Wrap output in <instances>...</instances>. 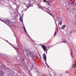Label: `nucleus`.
<instances>
[{
  "mask_svg": "<svg viewBox=\"0 0 76 76\" xmlns=\"http://www.w3.org/2000/svg\"><path fill=\"white\" fill-rule=\"evenodd\" d=\"M34 54V52L32 51L29 52V55L31 57L33 60H35V56L34 55H33Z\"/></svg>",
  "mask_w": 76,
  "mask_h": 76,
  "instance_id": "obj_1",
  "label": "nucleus"
},
{
  "mask_svg": "<svg viewBox=\"0 0 76 76\" xmlns=\"http://www.w3.org/2000/svg\"><path fill=\"white\" fill-rule=\"evenodd\" d=\"M43 57L44 60H45V61L46 62V64L47 66H48V64H47V62H46V59L47 58H46V55H45V53L43 54Z\"/></svg>",
  "mask_w": 76,
  "mask_h": 76,
  "instance_id": "obj_2",
  "label": "nucleus"
},
{
  "mask_svg": "<svg viewBox=\"0 0 76 76\" xmlns=\"http://www.w3.org/2000/svg\"><path fill=\"white\" fill-rule=\"evenodd\" d=\"M22 60L23 64H24V67H26V68L27 67V66H26V64L25 63V58H22Z\"/></svg>",
  "mask_w": 76,
  "mask_h": 76,
  "instance_id": "obj_3",
  "label": "nucleus"
},
{
  "mask_svg": "<svg viewBox=\"0 0 76 76\" xmlns=\"http://www.w3.org/2000/svg\"><path fill=\"white\" fill-rule=\"evenodd\" d=\"M25 52L26 55H27V56H29V52L27 50H25Z\"/></svg>",
  "mask_w": 76,
  "mask_h": 76,
  "instance_id": "obj_4",
  "label": "nucleus"
},
{
  "mask_svg": "<svg viewBox=\"0 0 76 76\" xmlns=\"http://www.w3.org/2000/svg\"><path fill=\"white\" fill-rule=\"evenodd\" d=\"M58 20L59 22H60V25H61V24L62 23V20L60 18H58Z\"/></svg>",
  "mask_w": 76,
  "mask_h": 76,
  "instance_id": "obj_5",
  "label": "nucleus"
},
{
  "mask_svg": "<svg viewBox=\"0 0 76 76\" xmlns=\"http://www.w3.org/2000/svg\"><path fill=\"white\" fill-rule=\"evenodd\" d=\"M31 6H33V5H32V4H31L30 3H29V4H28V5L27 6L26 5V7H27V9L29 8V7H31Z\"/></svg>",
  "mask_w": 76,
  "mask_h": 76,
  "instance_id": "obj_6",
  "label": "nucleus"
},
{
  "mask_svg": "<svg viewBox=\"0 0 76 76\" xmlns=\"http://www.w3.org/2000/svg\"><path fill=\"white\" fill-rule=\"evenodd\" d=\"M68 4L69 6H71L72 5H76V4H75V3L74 2V1L72 2H72H69L68 3Z\"/></svg>",
  "mask_w": 76,
  "mask_h": 76,
  "instance_id": "obj_7",
  "label": "nucleus"
},
{
  "mask_svg": "<svg viewBox=\"0 0 76 76\" xmlns=\"http://www.w3.org/2000/svg\"><path fill=\"white\" fill-rule=\"evenodd\" d=\"M42 47L44 51H47V48H46V47H45V46L43 45L42 46Z\"/></svg>",
  "mask_w": 76,
  "mask_h": 76,
  "instance_id": "obj_8",
  "label": "nucleus"
},
{
  "mask_svg": "<svg viewBox=\"0 0 76 76\" xmlns=\"http://www.w3.org/2000/svg\"><path fill=\"white\" fill-rule=\"evenodd\" d=\"M4 72L3 71H1L0 72V76H4Z\"/></svg>",
  "mask_w": 76,
  "mask_h": 76,
  "instance_id": "obj_9",
  "label": "nucleus"
},
{
  "mask_svg": "<svg viewBox=\"0 0 76 76\" xmlns=\"http://www.w3.org/2000/svg\"><path fill=\"white\" fill-rule=\"evenodd\" d=\"M5 21L7 22V23H10V21L7 19H5Z\"/></svg>",
  "mask_w": 76,
  "mask_h": 76,
  "instance_id": "obj_10",
  "label": "nucleus"
},
{
  "mask_svg": "<svg viewBox=\"0 0 76 76\" xmlns=\"http://www.w3.org/2000/svg\"><path fill=\"white\" fill-rule=\"evenodd\" d=\"M37 5L39 6V8H40L41 9H45V8H44V7L39 5L38 4H37Z\"/></svg>",
  "mask_w": 76,
  "mask_h": 76,
  "instance_id": "obj_11",
  "label": "nucleus"
},
{
  "mask_svg": "<svg viewBox=\"0 0 76 76\" xmlns=\"http://www.w3.org/2000/svg\"><path fill=\"white\" fill-rule=\"evenodd\" d=\"M20 21L23 23V20H22V17L20 16Z\"/></svg>",
  "mask_w": 76,
  "mask_h": 76,
  "instance_id": "obj_12",
  "label": "nucleus"
},
{
  "mask_svg": "<svg viewBox=\"0 0 76 76\" xmlns=\"http://www.w3.org/2000/svg\"><path fill=\"white\" fill-rule=\"evenodd\" d=\"M66 27V25H64L61 27V29H64V28Z\"/></svg>",
  "mask_w": 76,
  "mask_h": 76,
  "instance_id": "obj_13",
  "label": "nucleus"
},
{
  "mask_svg": "<svg viewBox=\"0 0 76 76\" xmlns=\"http://www.w3.org/2000/svg\"><path fill=\"white\" fill-rule=\"evenodd\" d=\"M8 76H13L12 75V74H8Z\"/></svg>",
  "mask_w": 76,
  "mask_h": 76,
  "instance_id": "obj_14",
  "label": "nucleus"
},
{
  "mask_svg": "<svg viewBox=\"0 0 76 76\" xmlns=\"http://www.w3.org/2000/svg\"><path fill=\"white\" fill-rule=\"evenodd\" d=\"M63 42H66V40L65 39H62Z\"/></svg>",
  "mask_w": 76,
  "mask_h": 76,
  "instance_id": "obj_15",
  "label": "nucleus"
},
{
  "mask_svg": "<svg viewBox=\"0 0 76 76\" xmlns=\"http://www.w3.org/2000/svg\"><path fill=\"white\" fill-rule=\"evenodd\" d=\"M0 20H1L2 22H4V23H6V24H7V23H6V22H5V21H4L3 20L0 19Z\"/></svg>",
  "mask_w": 76,
  "mask_h": 76,
  "instance_id": "obj_16",
  "label": "nucleus"
},
{
  "mask_svg": "<svg viewBox=\"0 0 76 76\" xmlns=\"http://www.w3.org/2000/svg\"><path fill=\"white\" fill-rule=\"evenodd\" d=\"M56 34H57V32L56 31L55 32V34H54V37H55V36H56Z\"/></svg>",
  "mask_w": 76,
  "mask_h": 76,
  "instance_id": "obj_17",
  "label": "nucleus"
},
{
  "mask_svg": "<svg viewBox=\"0 0 76 76\" xmlns=\"http://www.w3.org/2000/svg\"><path fill=\"white\" fill-rule=\"evenodd\" d=\"M46 3H47L48 4V5H49V6H50V3H49L48 2H46Z\"/></svg>",
  "mask_w": 76,
  "mask_h": 76,
  "instance_id": "obj_18",
  "label": "nucleus"
},
{
  "mask_svg": "<svg viewBox=\"0 0 76 76\" xmlns=\"http://www.w3.org/2000/svg\"><path fill=\"white\" fill-rule=\"evenodd\" d=\"M75 10V9L74 8H71V10Z\"/></svg>",
  "mask_w": 76,
  "mask_h": 76,
  "instance_id": "obj_19",
  "label": "nucleus"
},
{
  "mask_svg": "<svg viewBox=\"0 0 76 76\" xmlns=\"http://www.w3.org/2000/svg\"><path fill=\"white\" fill-rule=\"evenodd\" d=\"M72 32H75V30H72Z\"/></svg>",
  "mask_w": 76,
  "mask_h": 76,
  "instance_id": "obj_20",
  "label": "nucleus"
},
{
  "mask_svg": "<svg viewBox=\"0 0 76 76\" xmlns=\"http://www.w3.org/2000/svg\"><path fill=\"white\" fill-rule=\"evenodd\" d=\"M14 48H15V49H16V50H18V48H16V47H14Z\"/></svg>",
  "mask_w": 76,
  "mask_h": 76,
  "instance_id": "obj_21",
  "label": "nucleus"
},
{
  "mask_svg": "<svg viewBox=\"0 0 76 76\" xmlns=\"http://www.w3.org/2000/svg\"><path fill=\"white\" fill-rule=\"evenodd\" d=\"M70 54L71 56H72V57H73V56H72V53L71 52L70 53Z\"/></svg>",
  "mask_w": 76,
  "mask_h": 76,
  "instance_id": "obj_22",
  "label": "nucleus"
},
{
  "mask_svg": "<svg viewBox=\"0 0 76 76\" xmlns=\"http://www.w3.org/2000/svg\"><path fill=\"white\" fill-rule=\"evenodd\" d=\"M34 65H35V63L34 62L33 64H32V65L34 66Z\"/></svg>",
  "mask_w": 76,
  "mask_h": 76,
  "instance_id": "obj_23",
  "label": "nucleus"
},
{
  "mask_svg": "<svg viewBox=\"0 0 76 76\" xmlns=\"http://www.w3.org/2000/svg\"><path fill=\"white\" fill-rule=\"evenodd\" d=\"M24 31L25 32H26V29H25V28H24Z\"/></svg>",
  "mask_w": 76,
  "mask_h": 76,
  "instance_id": "obj_24",
  "label": "nucleus"
},
{
  "mask_svg": "<svg viewBox=\"0 0 76 76\" xmlns=\"http://www.w3.org/2000/svg\"><path fill=\"white\" fill-rule=\"evenodd\" d=\"M50 15H51V16H52V17H53V15H52V14H51L50 13Z\"/></svg>",
  "mask_w": 76,
  "mask_h": 76,
  "instance_id": "obj_25",
  "label": "nucleus"
},
{
  "mask_svg": "<svg viewBox=\"0 0 76 76\" xmlns=\"http://www.w3.org/2000/svg\"><path fill=\"white\" fill-rule=\"evenodd\" d=\"M74 3H75V4H76V0H75L74 1Z\"/></svg>",
  "mask_w": 76,
  "mask_h": 76,
  "instance_id": "obj_26",
  "label": "nucleus"
},
{
  "mask_svg": "<svg viewBox=\"0 0 76 76\" xmlns=\"http://www.w3.org/2000/svg\"><path fill=\"white\" fill-rule=\"evenodd\" d=\"M47 2H49L48 3H50V1H47Z\"/></svg>",
  "mask_w": 76,
  "mask_h": 76,
  "instance_id": "obj_27",
  "label": "nucleus"
},
{
  "mask_svg": "<svg viewBox=\"0 0 76 76\" xmlns=\"http://www.w3.org/2000/svg\"><path fill=\"white\" fill-rule=\"evenodd\" d=\"M43 1H44V2H46H46H47V1H46L45 0H44Z\"/></svg>",
  "mask_w": 76,
  "mask_h": 76,
  "instance_id": "obj_28",
  "label": "nucleus"
},
{
  "mask_svg": "<svg viewBox=\"0 0 76 76\" xmlns=\"http://www.w3.org/2000/svg\"><path fill=\"white\" fill-rule=\"evenodd\" d=\"M74 24L75 25H76V21L74 23Z\"/></svg>",
  "mask_w": 76,
  "mask_h": 76,
  "instance_id": "obj_29",
  "label": "nucleus"
},
{
  "mask_svg": "<svg viewBox=\"0 0 76 76\" xmlns=\"http://www.w3.org/2000/svg\"><path fill=\"white\" fill-rule=\"evenodd\" d=\"M72 32H69V34H72Z\"/></svg>",
  "mask_w": 76,
  "mask_h": 76,
  "instance_id": "obj_30",
  "label": "nucleus"
},
{
  "mask_svg": "<svg viewBox=\"0 0 76 76\" xmlns=\"http://www.w3.org/2000/svg\"><path fill=\"white\" fill-rule=\"evenodd\" d=\"M42 76H46V75H43Z\"/></svg>",
  "mask_w": 76,
  "mask_h": 76,
  "instance_id": "obj_31",
  "label": "nucleus"
},
{
  "mask_svg": "<svg viewBox=\"0 0 76 76\" xmlns=\"http://www.w3.org/2000/svg\"><path fill=\"white\" fill-rule=\"evenodd\" d=\"M23 28H24V29H25V26H23Z\"/></svg>",
  "mask_w": 76,
  "mask_h": 76,
  "instance_id": "obj_32",
  "label": "nucleus"
},
{
  "mask_svg": "<svg viewBox=\"0 0 76 76\" xmlns=\"http://www.w3.org/2000/svg\"><path fill=\"white\" fill-rule=\"evenodd\" d=\"M25 10H26H26H27V9H25Z\"/></svg>",
  "mask_w": 76,
  "mask_h": 76,
  "instance_id": "obj_33",
  "label": "nucleus"
},
{
  "mask_svg": "<svg viewBox=\"0 0 76 76\" xmlns=\"http://www.w3.org/2000/svg\"><path fill=\"white\" fill-rule=\"evenodd\" d=\"M12 20H14V19L13 18H12Z\"/></svg>",
  "mask_w": 76,
  "mask_h": 76,
  "instance_id": "obj_34",
  "label": "nucleus"
},
{
  "mask_svg": "<svg viewBox=\"0 0 76 76\" xmlns=\"http://www.w3.org/2000/svg\"><path fill=\"white\" fill-rule=\"evenodd\" d=\"M49 43L50 44V42H49Z\"/></svg>",
  "mask_w": 76,
  "mask_h": 76,
  "instance_id": "obj_35",
  "label": "nucleus"
},
{
  "mask_svg": "<svg viewBox=\"0 0 76 76\" xmlns=\"http://www.w3.org/2000/svg\"><path fill=\"white\" fill-rule=\"evenodd\" d=\"M9 43L10 44V45H11V44L10 43Z\"/></svg>",
  "mask_w": 76,
  "mask_h": 76,
  "instance_id": "obj_36",
  "label": "nucleus"
},
{
  "mask_svg": "<svg viewBox=\"0 0 76 76\" xmlns=\"http://www.w3.org/2000/svg\"><path fill=\"white\" fill-rule=\"evenodd\" d=\"M26 32L27 34V32L26 31Z\"/></svg>",
  "mask_w": 76,
  "mask_h": 76,
  "instance_id": "obj_37",
  "label": "nucleus"
},
{
  "mask_svg": "<svg viewBox=\"0 0 76 76\" xmlns=\"http://www.w3.org/2000/svg\"><path fill=\"white\" fill-rule=\"evenodd\" d=\"M1 61H0V62H1ZM1 64L0 63V65Z\"/></svg>",
  "mask_w": 76,
  "mask_h": 76,
  "instance_id": "obj_38",
  "label": "nucleus"
},
{
  "mask_svg": "<svg viewBox=\"0 0 76 76\" xmlns=\"http://www.w3.org/2000/svg\"><path fill=\"white\" fill-rule=\"evenodd\" d=\"M29 2H30V1H29Z\"/></svg>",
  "mask_w": 76,
  "mask_h": 76,
  "instance_id": "obj_39",
  "label": "nucleus"
},
{
  "mask_svg": "<svg viewBox=\"0 0 76 76\" xmlns=\"http://www.w3.org/2000/svg\"><path fill=\"white\" fill-rule=\"evenodd\" d=\"M48 67H49H49H49V66H48Z\"/></svg>",
  "mask_w": 76,
  "mask_h": 76,
  "instance_id": "obj_40",
  "label": "nucleus"
},
{
  "mask_svg": "<svg viewBox=\"0 0 76 76\" xmlns=\"http://www.w3.org/2000/svg\"><path fill=\"white\" fill-rule=\"evenodd\" d=\"M12 22H13V21H12Z\"/></svg>",
  "mask_w": 76,
  "mask_h": 76,
  "instance_id": "obj_41",
  "label": "nucleus"
}]
</instances>
